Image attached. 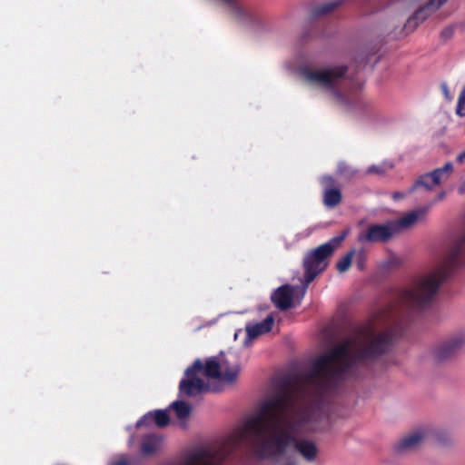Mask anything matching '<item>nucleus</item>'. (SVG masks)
<instances>
[{
    "label": "nucleus",
    "instance_id": "nucleus-1",
    "mask_svg": "<svg viewBox=\"0 0 465 465\" xmlns=\"http://www.w3.org/2000/svg\"><path fill=\"white\" fill-rule=\"evenodd\" d=\"M330 424L325 407L310 402L298 393L281 392L261 405L232 442L247 441L262 458L282 456L293 445L297 453L312 462L319 453L317 443L308 438L295 439L292 434L322 432Z\"/></svg>",
    "mask_w": 465,
    "mask_h": 465
},
{
    "label": "nucleus",
    "instance_id": "nucleus-2",
    "mask_svg": "<svg viewBox=\"0 0 465 465\" xmlns=\"http://www.w3.org/2000/svg\"><path fill=\"white\" fill-rule=\"evenodd\" d=\"M398 314L396 309L381 312L352 337L319 358L310 381L322 389L329 388L357 363L383 353L396 334Z\"/></svg>",
    "mask_w": 465,
    "mask_h": 465
},
{
    "label": "nucleus",
    "instance_id": "nucleus-3",
    "mask_svg": "<svg viewBox=\"0 0 465 465\" xmlns=\"http://www.w3.org/2000/svg\"><path fill=\"white\" fill-rule=\"evenodd\" d=\"M465 232L450 246L445 258L429 271L417 276L400 295V302L408 307H422L437 295L448 277L464 264Z\"/></svg>",
    "mask_w": 465,
    "mask_h": 465
},
{
    "label": "nucleus",
    "instance_id": "nucleus-4",
    "mask_svg": "<svg viewBox=\"0 0 465 465\" xmlns=\"http://www.w3.org/2000/svg\"><path fill=\"white\" fill-rule=\"evenodd\" d=\"M239 358L229 351L208 359L205 364L196 360L185 371V377L180 382L182 396H194L209 389L207 379H216L223 383H232L240 372Z\"/></svg>",
    "mask_w": 465,
    "mask_h": 465
},
{
    "label": "nucleus",
    "instance_id": "nucleus-5",
    "mask_svg": "<svg viewBox=\"0 0 465 465\" xmlns=\"http://www.w3.org/2000/svg\"><path fill=\"white\" fill-rule=\"evenodd\" d=\"M346 71L347 67L344 65L323 68L305 67L301 70V74L307 84L324 92L332 103L345 105L347 101L341 91L340 84Z\"/></svg>",
    "mask_w": 465,
    "mask_h": 465
},
{
    "label": "nucleus",
    "instance_id": "nucleus-6",
    "mask_svg": "<svg viewBox=\"0 0 465 465\" xmlns=\"http://www.w3.org/2000/svg\"><path fill=\"white\" fill-rule=\"evenodd\" d=\"M346 235L347 233L343 232L341 235L332 238L305 256L303 265L305 270L304 277L306 286H308V284L326 268L328 265V258L332 254L335 249L338 248L341 242L345 239Z\"/></svg>",
    "mask_w": 465,
    "mask_h": 465
},
{
    "label": "nucleus",
    "instance_id": "nucleus-7",
    "mask_svg": "<svg viewBox=\"0 0 465 465\" xmlns=\"http://www.w3.org/2000/svg\"><path fill=\"white\" fill-rule=\"evenodd\" d=\"M229 452L226 444L196 448L188 451L179 465H222Z\"/></svg>",
    "mask_w": 465,
    "mask_h": 465
},
{
    "label": "nucleus",
    "instance_id": "nucleus-8",
    "mask_svg": "<svg viewBox=\"0 0 465 465\" xmlns=\"http://www.w3.org/2000/svg\"><path fill=\"white\" fill-rule=\"evenodd\" d=\"M464 347L465 332H458L435 345L430 357L433 363L440 364L453 359Z\"/></svg>",
    "mask_w": 465,
    "mask_h": 465
},
{
    "label": "nucleus",
    "instance_id": "nucleus-9",
    "mask_svg": "<svg viewBox=\"0 0 465 465\" xmlns=\"http://www.w3.org/2000/svg\"><path fill=\"white\" fill-rule=\"evenodd\" d=\"M397 233V224L392 221L386 223L371 224L368 228L358 235V242H382L390 240Z\"/></svg>",
    "mask_w": 465,
    "mask_h": 465
},
{
    "label": "nucleus",
    "instance_id": "nucleus-10",
    "mask_svg": "<svg viewBox=\"0 0 465 465\" xmlns=\"http://www.w3.org/2000/svg\"><path fill=\"white\" fill-rule=\"evenodd\" d=\"M306 288V285L302 289L298 286H281L272 294V301L277 308L287 310L292 307L295 302H301Z\"/></svg>",
    "mask_w": 465,
    "mask_h": 465
},
{
    "label": "nucleus",
    "instance_id": "nucleus-11",
    "mask_svg": "<svg viewBox=\"0 0 465 465\" xmlns=\"http://www.w3.org/2000/svg\"><path fill=\"white\" fill-rule=\"evenodd\" d=\"M273 322V317L269 315L261 322L246 324V339L243 342L244 345L249 346L252 340L256 339L262 334L270 331L272 328Z\"/></svg>",
    "mask_w": 465,
    "mask_h": 465
},
{
    "label": "nucleus",
    "instance_id": "nucleus-12",
    "mask_svg": "<svg viewBox=\"0 0 465 465\" xmlns=\"http://www.w3.org/2000/svg\"><path fill=\"white\" fill-rule=\"evenodd\" d=\"M430 206L427 207H420L418 209H415L408 213H406L404 216H402L401 219L397 221H392L393 223L397 224V233L401 232L402 229H408L412 227L414 224H416L420 221H423L426 217V214L429 212Z\"/></svg>",
    "mask_w": 465,
    "mask_h": 465
},
{
    "label": "nucleus",
    "instance_id": "nucleus-13",
    "mask_svg": "<svg viewBox=\"0 0 465 465\" xmlns=\"http://www.w3.org/2000/svg\"><path fill=\"white\" fill-rule=\"evenodd\" d=\"M333 183L334 180L331 176H324L322 178V184L325 187L323 203L329 208L338 205L341 201V193L340 190L331 187Z\"/></svg>",
    "mask_w": 465,
    "mask_h": 465
},
{
    "label": "nucleus",
    "instance_id": "nucleus-14",
    "mask_svg": "<svg viewBox=\"0 0 465 465\" xmlns=\"http://www.w3.org/2000/svg\"><path fill=\"white\" fill-rule=\"evenodd\" d=\"M169 420L170 417L166 410H156L149 411L143 415V418L137 421L136 427H141L143 425L150 426L153 424H155L158 427H164L169 423Z\"/></svg>",
    "mask_w": 465,
    "mask_h": 465
},
{
    "label": "nucleus",
    "instance_id": "nucleus-15",
    "mask_svg": "<svg viewBox=\"0 0 465 465\" xmlns=\"http://www.w3.org/2000/svg\"><path fill=\"white\" fill-rule=\"evenodd\" d=\"M164 445V440L157 434L145 436L141 442V454L143 456H152L159 452Z\"/></svg>",
    "mask_w": 465,
    "mask_h": 465
},
{
    "label": "nucleus",
    "instance_id": "nucleus-16",
    "mask_svg": "<svg viewBox=\"0 0 465 465\" xmlns=\"http://www.w3.org/2000/svg\"><path fill=\"white\" fill-rule=\"evenodd\" d=\"M447 0H430L428 5L423 8L418 10L412 17L408 19V25H411L414 20L423 21L431 12L438 10Z\"/></svg>",
    "mask_w": 465,
    "mask_h": 465
},
{
    "label": "nucleus",
    "instance_id": "nucleus-17",
    "mask_svg": "<svg viewBox=\"0 0 465 465\" xmlns=\"http://www.w3.org/2000/svg\"><path fill=\"white\" fill-rule=\"evenodd\" d=\"M426 437L427 432L425 430H416L401 440V448L402 450H414L424 441Z\"/></svg>",
    "mask_w": 465,
    "mask_h": 465
},
{
    "label": "nucleus",
    "instance_id": "nucleus-18",
    "mask_svg": "<svg viewBox=\"0 0 465 465\" xmlns=\"http://www.w3.org/2000/svg\"><path fill=\"white\" fill-rule=\"evenodd\" d=\"M170 409L174 412L181 426L184 427L192 411L191 406L184 401H177L171 404Z\"/></svg>",
    "mask_w": 465,
    "mask_h": 465
},
{
    "label": "nucleus",
    "instance_id": "nucleus-19",
    "mask_svg": "<svg viewBox=\"0 0 465 465\" xmlns=\"http://www.w3.org/2000/svg\"><path fill=\"white\" fill-rule=\"evenodd\" d=\"M452 171L453 164L450 162L446 163L442 167L435 169L434 171L430 173V174L431 175L430 179L434 182L436 186H438L449 179Z\"/></svg>",
    "mask_w": 465,
    "mask_h": 465
},
{
    "label": "nucleus",
    "instance_id": "nucleus-20",
    "mask_svg": "<svg viewBox=\"0 0 465 465\" xmlns=\"http://www.w3.org/2000/svg\"><path fill=\"white\" fill-rule=\"evenodd\" d=\"M430 177L431 175L430 173L420 175L415 183L410 188V192L432 191L436 187V184L433 181L428 179Z\"/></svg>",
    "mask_w": 465,
    "mask_h": 465
},
{
    "label": "nucleus",
    "instance_id": "nucleus-21",
    "mask_svg": "<svg viewBox=\"0 0 465 465\" xmlns=\"http://www.w3.org/2000/svg\"><path fill=\"white\" fill-rule=\"evenodd\" d=\"M393 167V165L391 163L383 162L380 164H372L371 165L366 173L369 174H383L388 170H391Z\"/></svg>",
    "mask_w": 465,
    "mask_h": 465
},
{
    "label": "nucleus",
    "instance_id": "nucleus-22",
    "mask_svg": "<svg viewBox=\"0 0 465 465\" xmlns=\"http://www.w3.org/2000/svg\"><path fill=\"white\" fill-rule=\"evenodd\" d=\"M341 5V2L339 0H333L327 3L322 4L319 7H317L315 13L317 15H326L335 8H337L339 5Z\"/></svg>",
    "mask_w": 465,
    "mask_h": 465
},
{
    "label": "nucleus",
    "instance_id": "nucleus-23",
    "mask_svg": "<svg viewBox=\"0 0 465 465\" xmlns=\"http://www.w3.org/2000/svg\"><path fill=\"white\" fill-rule=\"evenodd\" d=\"M354 252V250L351 251L337 262V270L340 272H344L349 269Z\"/></svg>",
    "mask_w": 465,
    "mask_h": 465
},
{
    "label": "nucleus",
    "instance_id": "nucleus-24",
    "mask_svg": "<svg viewBox=\"0 0 465 465\" xmlns=\"http://www.w3.org/2000/svg\"><path fill=\"white\" fill-rule=\"evenodd\" d=\"M456 114L461 117L465 116V84L458 98Z\"/></svg>",
    "mask_w": 465,
    "mask_h": 465
},
{
    "label": "nucleus",
    "instance_id": "nucleus-25",
    "mask_svg": "<svg viewBox=\"0 0 465 465\" xmlns=\"http://www.w3.org/2000/svg\"><path fill=\"white\" fill-rule=\"evenodd\" d=\"M338 172L341 175L351 177L354 174V171L351 169L345 163H340L338 165Z\"/></svg>",
    "mask_w": 465,
    "mask_h": 465
},
{
    "label": "nucleus",
    "instance_id": "nucleus-26",
    "mask_svg": "<svg viewBox=\"0 0 465 465\" xmlns=\"http://www.w3.org/2000/svg\"><path fill=\"white\" fill-rule=\"evenodd\" d=\"M412 192H410V189L406 192H396L392 193V199L394 201H401L404 197H406L408 194L411 193Z\"/></svg>",
    "mask_w": 465,
    "mask_h": 465
},
{
    "label": "nucleus",
    "instance_id": "nucleus-27",
    "mask_svg": "<svg viewBox=\"0 0 465 465\" xmlns=\"http://www.w3.org/2000/svg\"><path fill=\"white\" fill-rule=\"evenodd\" d=\"M110 465H128V460L125 457L122 456L114 460H112Z\"/></svg>",
    "mask_w": 465,
    "mask_h": 465
},
{
    "label": "nucleus",
    "instance_id": "nucleus-28",
    "mask_svg": "<svg viewBox=\"0 0 465 465\" xmlns=\"http://www.w3.org/2000/svg\"><path fill=\"white\" fill-rule=\"evenodd\" d=\"M363 259H364V254L362 252H361L359 254H358V262H357V265L360 269H362L363 268Z\"/></svg>",
    "mask_w": 465,
    "mask_h": 465
},
{
    "label": "nucleus",
    "instance_id": "nucleus-29",
    "mask_svg": "<svg viewBox=\"0 0 465 465\" xmlns=\"http://www.w3.org/2000/svg\"><path fill=\"white\" fill-rule=\"evenodd\" d=\"M442 91L444 93V95L445 97L448 99V100H450L451 97L450 96V94H449V89H448V86L444 84H442Z\"/></svg>",
    "mask_w": 465,
    "mask_h": 465
},
{
    "label": "nucleus",
    "instance_id": "nucleus-30",
    "mask_svg": "<svg viewBox=\"0 0 465 465\" xmlns=\"http://www.w3.org/2000/svg\"><path fill=\"white\" fill-rule=\"evenodd\" d=\"M221 1L230 7H234V5H235L234 0H221Z\"/></svg>",
    "mask_w": 465,
    "mask_h": 465
},
{
    "label": "nucleus",
    "instance_id": "nucleus-31",
    "mask_svg": "<svg viewBox=\"0 0 465 465\" xmlns=\"http://www.w3.org/2000/svg\"><path fill=\"white\" fill-rule=\"evenodd\" d=\"M445 195H446L445 192H440V193L437 195L436 200L434 201V203H435V202H438V201H441V200H443V199L445 198Z\"/></svg>",
    "mask_w": 465,
    "mask_h": 465
},
{
    "label": "nucleus",
    "instance_id": "nucleus-32",
    "mask_svg": "<svg viewBox=\"0 0 465 465\" xmlns=\"http://www.w3.org/2000/svg\"><path fill=\"white\" fill-rule=\"evenodd\" d=\"M458 190L460 193H465V181L461 183Z\"/></svg>",
    "mask_w": 465,
    "mask_h": 465
},
{
    "label": "nucleus",
    "instance_id": "nucleus-33",
    "mask_svg": "<svg viewBox=\"0 0 465 465\" xmlns=\"http://www.w3.org/2000/svg\"><path fill=\"white\" fill-rule=\"evenodd\" d=\"M465 159V151L458 155L457 160L461 163Z\"/></svg>",
    "mask_w": 465,
    "mask_h": 465
},
{
    "label": "nucleus",
    "instance_id": "nucleus-34",
    "mask_svg": "<svg viewBox=\"0 0 465 465\" xmlns=\"http://www.w3.org/2000/svg\"><path fill=\"white\" fill-rule=\"evenodd\" d=\"M240 332H241V331H238L235 332V334H234V339L235 340L238 338V335H239Z\"/></svg>",
    "mask_w": 465,
    "mask_h": 465
}]
</instances>
